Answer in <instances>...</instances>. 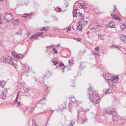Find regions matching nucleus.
I'll use <instances>...</instances> for the list:
<instances>
[{"label": "nucleus", "mask_w": 126, "mask_h": 126, "mask_svg": "<svg viewBox=\"0 0 126 126\" xmlns=\"http://www.w3.org/2000/svg\"><path fill=\"white\" fill-rule=\"evenodd\" d=\"M47 92L46 91V92H45V94L44 96H45V98H44V99H45V98H46V97H45V96H47V95H46V94H47ZM48 94V92H47V94Z\"/></svg>", "instance_id": "41"}, {"label": "nucleus", "mask_w": 126, "mask_h": 126, "mask_svg": "<svg viewBox=\"0 0 126 126\" xmlns=\"http://www.w3.org/2000/svg\"><path fill=\"white\" fill-rule=\"evenodd\" d=\"M11 59H12V58H11L9 59V58H6V62H7L9 63L10 62V61H11Z\"/></svg>", "instance_id": "30"}, {"label": "nucleus", "mask_w": 126, "mask_h": 126, "mask_svg": "<svg viewBox=\"0 0 126 126\" xmlns=\"http://www.w3.org/2000/svg\"><path fill=\"white\" fill-rule=\"evenodd\" d=\"M77 30H79L80 31H82V28L80 26L78 25L77 27Z\"/></svg>", "instance_id": "25"}, {"label": "nucleus", "mask_w": 126, "mask_h": 126, "mask_svg": "<svg viewBox=\"0 0 126 126\" xmlns=\"http://www.w3.org/2000/svg\"><path fill=\"white\" fill-rule=\"evenodd\" d=\"M67 66H64V67H63V72H64V68H66V67Z\"/></svg>", "instance_id": "49"}, {"label": "nucleus", "mask_w": 126, "mask_h": 126, "mask_svg": "<svg viewBox=\"0 0 126 126\" xmlns=\"http://www.w3.org/2000/svg\"><path fill=\"white\" fill-rule=\"evenodd\" d=\"M123 41L125 43H126V39H124V40H123Z\"/></svg>", "instance_id": "57"}, {"label": "nucleus", "mask_w": 126, "mask_h": 126, "mask_svg": "<svg viewBox=\"0 0 126 126\" xmlns=\"http://www.w3.org/2000/svg\"><path fill=\"white\" fill-rule=\"evenodd\" d=\"M1 62H3V63L6 62V58L4 57H2L1 58Z\"/></svg>", "instance_id": "17"}, {"label": "nucleus", "mask_w": 126, "mask_h": 126, "mask_svg": "<svg viewBox=\"0 0 126 126\" xmlns=\"http://www.w3.org/2000/svg\"><path fill=\"white\" fill-rule=\"evenodd\" d=\"M71 28L70 27H69L68 28V29L67 30V31H69L71 30Z\"/></svg>", "instance_id": "46"}, {"label": "nucleus", "mask_w": 126, "mask_h": 126, "mask_svg": "<svg viewBox=\"0 0 126 126\" xmlns=\"http://www.w3.org/2000/svg\"><path fill=\"white\" fill-rule=\"evenodd\" d=\"M89 29H91V30L92 29H93V28H92H92L90 26L89 27Z\"/></svg>", "instance_id": "59"}, {"label": "nucleus", "mask_w": 126, "mask_h": 126, "mask_svg": "<svg viewBox=\"0 0 126 126\" xmlns=\"http://www.w3.org/2000/svg\"><path fill=\"white\" fill-rule=\"evenodd\" d=\"M64 65V64L63 63H60L59 64V66L60 67L63 66Z\"/></svg>", "instance_id": "39"}, {"label": "nucleus", "mask_w": 126, "mask_h": 126, "mask_svg": "<svg viewBox=\"0 0 126 126\" xmlns=\"http://www.w3.org/2000/svg\"><path fill=\"white\" fill-rule=\"evenodd\" d=\"M80 4L81 5V7L83 9H86V6L85 5H81V3H80Z\"/></svg>", "instance_id": "22"}, {"label": "nucleus", "mask_w": 126, "mask_h": 126, "mask_svg": "<svg viewBox=\"0 0 126 126\" xmlns=\"http://www.w3.org/2000/svg\"><path fill=\"white\" fill-rule=\"evenodd\" d=\"M91 86L90 85V87L88 88V91L87 92V93L89 95H90V94L89 93H90V91L92 90V89L91 88ZM89 97H88V98L89 99Z\"/></svg>", "instance_id": "18"}, {"label": "nucleus", "mask_w": 126, "mask_h": 126, "mask_svg": "<svg viewBox=\"0 0 126 126\" xmlns=\"http://www.w3.org/2000/svg\"><path fill=\"white\" fill-rule=\"evenodd\" d=\"M111 111V114L112 115L115 116V115H116L117 114V112L112 108Z\"/></svg>", "instance_id": "6"}, {"label": "nucleus", "mask_w": 126, "mask_h": 126, "mask_svg": "<svg viewBox=\"0 0 126 126\" xmlns=\"http://www.w3.org/2000/svg\"><path fill=\"white\" fill-rule=\"evenodd\" d=\"M16 53L14 51H13L12 53V56H14L15 55H16Z\"/></svg>", "instance_id": "40"}, {"label": "nucleus", "mask_w": 126, "mask_h": 126, "mask_svg": "<svg viewBox=\"0 0 126 126\" xmlns=\"http://www.w3.org/2000/svg\"><path fill=\"white\" fill-rule=\"evenodd\" d=\"M118 82V80H113L112 81V83H117Z\"/></svg>", "instance_id": "35"}, {"label": "nucleus", "mask_w": 126, "mask_h": 126, "mask_svg": "<svg viewBox=\"0 0 126 126\" xmlns=\"http://www.w3.org/2000/svg\"><path fill=\"white\" fill-rule=\"evenodd\" d=\"M47 29H46L45 27H43L41 29V31H46Z\"/></svg>", "instance_id": "27"}, {"label": "nucleus", "mask_w": 126, "mask_h": 126, "mask_svg": "<svg viewBox=\"0 0 126 126\" xmlns=\"http://www.w3.org/2000/svg\"><path fill=\"white\" fill-rule=\"evenodd\" d=\"M52 45L51 46H48L47 48H49L50 47H52ZM46 48H47V47H46Z\"/></svg>", "instance_id": "60"}, {"label": "nucleus", "mask_w": 126, "mask_h": 126, "mask_svg": "<svg viewBox=\"0 0 126 126\" xmlns=\"http://www.w3.org/2000/svg\"><path fill=\"white\" fill-rule=\"evenodd\" d=\"M99 27V26H98V25H97L95 26H94V27H92V28H93V29H94L96 28H97Z\"/></svg>", "instance_id": "34"}, {"label": "nucleus", "mask_w": 126, "mask_h": 126, "mask_svg": "<svg viewBox=\"0 0 126 126\" xmlns=\"http://www.w3.org/2000/svg\"><path fill=\"white\" fill-rule=\"evenodd\" d=\"M78 23L79 24V25L80 26V24H81V22H78Z\"/></svg>", "instance_id": "52"}, {"label": "nucleus", "mask_w": 126, "mask_h": 126, "mask_svg": "<svg viewBox=\"0 0 126 126\" xmlns=\"http://www.w3.org/2000/svg\"><path fill=\"white\" fill-rule=\"evenodd\" d=\"M119 77L118 76H116L115 77H113L112 78V79H113V80H116L117 79H118V78H119Z\"/></svg>", "instance_id": "31"}, {"label": "nucleus", "mask_w": 126, "mask_h": 126, "mask_svg": "<svg viewBox=\"0 0 126 126\" xmlns=\"http://www.w3.org/2000/svg\"><path fill=\"white\" fill-rule=\"evenodd\" d=\"M6 95L4 94V93L2 94H0V99H4L6 97Z\"/></svg>", "instance_id": "10"}, {"label": "nucleus", "mask_w": 126, "mask_h": 126, "mask_svg": "<svg viewBox=\"0 0 126 126\" xmlns=\"http://www.w3.org/2000/svg\"><path fill=\"white\" fill-rule=\"evenodd\" d=\"M99 48L98 47H96L95 48V49L97 51L99 50Z\"/></svg>", "instance_id": "44"}, {"label": "nucleus", "mask_w": 126, "mask_h": 126, "mask_svg": "<svg viewBox=\"0 0 126 126\" xmlns=\"http://www.w3.org/2000/svg\"><path fill=\"white\" fill-rule=\"evenodd\" d=\"M108 81L109 82H110L111 81L112 82V81H113V79H108Z\"/></svg>", "instance_id": "48"}, {"label": "nucleus", "mask_w": 126, "mask_h": 126, "mask_svg": "<svg viewBox=\"0 0 126 126\" xmlns=\"http://www.w3.org/2000/svg\"><path fill=\"white\" fill-rule=\"evenodd\" d=\"M79 111V110L78 112V115H77V116H79V114H79V113L80 112V111Z\"/></svg>", "instance_id": "54"}, {"label": "nucleus", "mask_w": 126, "mask_h": 126, "mask_svg": "<svg viewBox=\"0 0 126 126\" xmlns=\"http://www.w3.org/2000/svg\"><path fill=\"white\" fill-rule=\"evenodd\" d=\"M33 108L32 107H30L29 108L27 109V110L29 112H32L33 110Z\"/></svg>", "instance_id": "16"}, {"label": "nucleus", "mask_w": 126, "mask_h": 126, "mask_svg": "<svg viewBox=\"0 0 126 126\" xmlns=\"http://www.w3.org/2000/svg\"><path fill=\"white\" fill-rule=\"evenodd\" d=\"M3 19L6 21H10L13 18V16L12 15H9L8 13H7L5 15V16H3Z\"/></svg>", "instance_id": "2"}, {"label": "nucleus", "mask_w": 126, "mask_h": 126, "mask_svg": "<svg viewBox=\"0 0 126 126\" xmlns=\"http://www.w3.org/2000/svg\"><path fill=\"white\" fill-rule=\"evenodd\" d=\"M71 87H75V83H74V84H73V85H71Z\"/></svg>", "instance_id": "53"}, {"label": "nucleus", "mask_w": 126, "mask_h": 126, "mask_svg": "<svg viewBox=\"0 0 126 126\" xmlns=\"http://www.w3.org/2000/svg\"><path fill=\"white\" fill-rule=\"evenodd\" d=\"M18 54H16V55H15L13 57L15 58H17V57H18Z\"/></svg>", "instance_id": "42"}, {"label": "nucleus", "mask_w": 126, "mask_h": 126, "mask_svg": "<svg viewBox=\"0 0 126 126\" xmlns=\"http://www.w3.org/2000/svg\"><path fill=\"white\" fill-rule=\"evenodd\" d=\"M113 47H117L119 49H120V47H119V46H113Z\"/></svg>", "instance_id": "45"}, {"label": "nucleus", "mask_w": 126, "mask_h": 126, "mask_svg": "<svg viewBox=\"0 0 126 126\" xmlns=\"http://www.w3.org/2000/svg\"><path fill=\"white\" fill-rule=\"evenodd\" d=\"M1 17H0V24H2V22H1Z\"/></svg>", "instance_id": "51"}, {"label": "nucleus", "mask_w": 126, "mask_h": 126, "mask_svg": "<svg viewBox=\"0 0 126 126\" xmlns=\"http://www.w3.org/2000/svg\"><path fill=\"white\" fill-rule=\"evenodd\" d=\"M18 106H19L20 105V102H19L17 103Z\"/></svg>", "instance_id": "55"}, {"label": "nucleus", "mask_w": 126, "mask_h": 126, "mask_svg": "<svg viewBox=\"0 0 126 126\" xmlns=\"http://www.w3.org/2000/svg\"><path fill=\"white\" fill-rule=\"evenodd\" d=\"M23 31V29L21 28H20L19 30L18 31V32H19V34L20 35H21L22 34V31Z\"/></svg>", "instance_id": "21"}, {"label": "nucleus", "mask_w": 126, "mask_h": 126, "mask_svg": "<svg viewBox=\"0 0 126 126\" xmlns=\"http://www.w3.org/2000/svg\"><path fill=\"white\" fill-rule=\"evenodd\" d=\"M71 123L70 124V125H68L67 126H71L70 125L73 126L75 123V120H72V121H70Z\"/></svg>", "instance_id": "14"}, {"label": "nucleus", "mask_w": 126, "mask_h": 126, "mask_svg": "<svg viewBox=\"0 0 126 126\" xmlns=\"http://www.w3.org/2000/svg\"><path fill=\"white\" fill-rule=\"evenodd\" d=\"M78 9H74V11L73 12V16L75 17H77V11Z\"/></svg>", "instance_id": "7"}, {"label": "nucleus", "mask_w": 126, "mask_h": 126, "mask_svg": "<svg viewBox=\"0 0 126 126\" xmlns=\"http://www.w3.org/2000/svg\"><path fill=\"white\" fill-rule=\"evenodd\" d=\"M59 28H56L55 29L54 31H59Z\"/></svg>", "instance_id": "43"}, {"label": "nucleus", "mask_w": 126, "mask_h": 126, "mask_svg": "<svg viewBox=\"0 0 126 126\" xmlns=\"http://www.w3.org/2000/svg\"><path fill=\"white\" fill-rule=\"evenodd\" d=\"M35 34L32 35L30 38V39H32L33 38H36L37 37Z\"/></svg>", "instance_id": "19"}, {"label": "nucleus", "mask_w": 126, "mask_h": 126, "mask_svg": "<svg viewBox=\"0 0 126 126\" xmlns=\"http://www.w3.org/2000/svg\"><path fill=\"white\" fill-rule=\"evenodd\" d=\"M112 108L111 107H109L108 109L106 110V113H108L109 114H111V112L112 111Z\"/></svg>", "instance_id": "5"}, {"label": "nucleus", "mask_w": 126, "mask_h": 126, "mask_svg": "<svg viewBox=\"0 0 126 126\" xmlns=\"http://www.w3.org/2000/svg\"><path fill=\"white\" fill-rule=\"evenodd\" d=\"M112 17L113 18V19H115L116 20L117 19V17L118 16L116 14H114L113 15H112V14H111Z\"/></svg>", "instance_id": "11"}, {"label": "nucleus", "mask_w": 126, "mask_h": 126, "mask_svg": "<svg viewBox=\"0 0 126 126\" xmlns=\"http://www.w3.org/2000/svg\"><path fill=\"white\" fill-rule=\"evenodd\" d=\"M108 22L109 23L105 25V27L106 28H111L115 27V26L114 24H113V22L109 21Z\"/></svg>", "instance_id": "3"}, {"label": "nucleus", "mask_w": 126, "mask_h": 126, "mask_svg": "<svg viewBox=\"0 0 126 126\" xmlns=\"http://www.w3.org/2000/svg\"><path fill=\"white\" fill-rule=\"evenodd\" d=\"M120 39L122 41L124 40V35L122 34L121 35L120 37Z\"/></svg>", "instance_id": "28"}, {"label": "nucleus", "mask_w": 126, "mask_h": 126, "mask_svg": "<svg viewBox=\"0 0 126 126\" xmlns=\"http://www.w3.org/2000/svg\"><path fill=\"white\" fill-rule=\"evenodd\" d=\"M27 16H23V17L24 18H26V17Z\"/></svg>", "instance_id": "63"}, {"label": "nucleus", "mask_w": 126, "mask_h": 126, "mask_svg": "<svg viewBox=\"0 0 126 126\" xmlns=\"http://www.w3.org/2000/svg\"><path fill=\"white\" fill-rule=\"evenodd\" d=\"M52 63H53V64L54 65H55L56 64V63H55V62L54 61H52Z\"/></svg>", "instance_id": "56"}, {"label": "nucleus", "mask_w": 126, "mask_h": 126, "mask_svg": "<svg viewBox=\"0 0 126 126\" xmlns=\"http://www.w3.org/2000/svg\"><path fill=\"white\" fill-rule=\"evenodd\" d=\"M112 92V89H109L107 91H105V94H107L108 93H111Z\"/></svg>", "instance_id": "12"}, {"label": "nucleus", "mask_w": 126, "mask_h": 126, "mask_svg": "<svg viewBox=\"0 0 126 126\" xmlns=\"http://www.w3.org/2000/svg\"><path fill=\"white\" fill-rule=\"evenodd\" d=\"M124 39H126V35H124Z\"/></svg>", "instance_id": "64"}, {"label": "nucleus", "mask_w": 126, "mask_h": 126, "mask_svg": "<svg viewBox=\"0 0 126 126\" xmlns=\"http://www.w3.org/2000/svg\"><path fill=\"white\" fill-rule=\"evenodd\" d=\"M83 22H86V24L87 23H88V22L87 21H83Z\"/></svg>", "instance_id": "62"}, {"label": "nucleus", "mask_w": 126, "mask_h": 126, "mask_svg": "<svg viewBox=\"0 0 126 126\" xmlns=\"http://www.w3.org/2000/svg\"><path fill=\"white\" fill-rule=\"evenodd\" d=\"M53 51H55L54 53H57V50H56V49L54 47L53 48Z\"/></svg>", "instance_id": "33"}, {"label": "nucleus", "mask_w": 126, "mask_h": 126, "mask_svg": "<svg viewBox=\"0 0 126 126\" xmlns=\"http://www.w3.org/2000/svg\"><path fill=\"white\" fill-rule=\"evenodd\" d=\"M9 63L12 65L14 64V63L13 62V60H12V59H11V61H10Z\"/></svg>", "instance_id": "29"}, {"label": "nucleus", "mask_w": 126, "mask_h": 126, "mask_svg": "<svg viewBox=\"0 0 126 126\" xmlns=\"http://www.w3.org/2000/svg\"><path fill=\"white\" fill-rule=\"evenodd\" d=\"M69 100L71 102V103H73L76 101V99L74 97H73L72 96L70 97L69 98Z\"/></svg>", "instance_id": "9"}, {"label": "nucleus", "mask_w": 126, "mask_h": 126, "mask_svg": "<svg viewBox=\"0 0 126 126\" xmlns=\"http://www.w3.org/2000/svg\"><path fill=\"white\" fill-rule=\"evenodd\" d=\"M13 21H15V22H19V20L18 19H14L13 20Z\"/></svg>", "instance_id": "38"}, {"label": "nucleus", "mask_w": 126, "mask_h": 126, "mask_svg": "<svg viewBox=\"0 0 126 126\" xmlns=\"http://www.w3.org/2000/svg\"><path fill=\"white\" fill-rule=\"evenodd\" d=\"M58 9H60V10H59V12H60L61 11V8H60V7H59L58 8Z\"/></svg>", "instance_id": "50"}, {"label": "nucleus", "mask_w": 126, "mask_h": 126, "mask_svg": "<svg viewBox=\"0 0 126 126\" xmlns=\"http://www.w3.org/2000/svg\"><path fill=\"white\" fill-rule=\"evenodd\" d=\"M18 96H19V94H17L16 98L15 100V101L14 103V104H16V103L17 102L18 100Z\"/></svg>", "instance_id": "15"}, {"label": "nucleus", "mask_w": 126, "mask_h": 126, "mask_svg": "<svg viewBox=\"0 0 126 126\" xmlns=\"http://www.w3.org/2000/svg\"><path fill=\"white\" fill-rule=\"evenodd\" d=\"M120 27L121 29L123 31L124 29L126 28V26H124L121 25L120 26Z\"/></svg>", "instance_id": "24"}, {"label": "nucleus", "mask_w": 126, "mask_h": 126, "mask_svg": "<svg viewBox=\"0 0 126 126\" xmlns=\"http://www.w3.org/2000/svg\"><path fill=\"white\" fill-rule=\"evenodd\" d=\"M26 69L28 71H31L32 69L30 67H29V66H28L27 67H26Z\"/></svg>", "instance_id": "26"}, {"label": "nucleus", "mask_w": 126, "mask_h": 126, "mask_svg": "<svg viewBox=\"0 0 126 126\" xmlns=\"http://www.w3.org/2000/svg\"><path fill=\"white\" fill-rule=\"evenodd\" d=\"M113 122H116V121L115 120H113Z\"/></svg>", "instance_id": "61"}, {"label": "nucleus", "mask_w": 126, "mask_h": 126, "mask_svg": "<svg viewBox=\"0 0 126 126\" xmlns=\"http://www.w3.org/2000/svg\"><path fill=\"white\" fill-rule=\"evenodd\" d=\"M84 63L83 62L81 63V64L80 65L81 66V67H84V66H83L82 64V63Z\"/></svg>", "instance_id": "47"}, {"label": "nucleus", "mask_w": 126, "mask_h": 126, "mask_svg": "<svg viewBox=\"0 0 126 126\" xmlns=\"http://www.w3.org/2000/svg\"><path fill=\"white\" fill-rule=\"evenodd\" d=\"M79 15H78V16L79 17V19L80 20L82 21V20L84 18V15L82 13H81L80 12H79Z\"/></svg>", "instance_id": "4"}, {"label": "nucleus", "mask_w": 126, "mask_h": 126, "mask_svg": "<svg viewBox=\"0 0 126 126\" xmlns=\"http://www.w3.org/2000/svg\"><path fill=\"white\" fill-rule=\"evenodd\" d=\"M17 55L18 57H17V59H22L23 58V57L22 56L20 57L19 55Z\"/></svg>", "instance_id": "36"}, {"label": "nucleus", "mask_w": 126, "mask_h": 126, "mask_svg": "<svg viewBox=\"0 0 126 126\" xmlns=\"http://www.w3.org/2000/svg\"><path fill=\"white\" fill-rule=\"evenodd\" d=\"M121 18L118 16L117 17L116 20H118L119 21H121Z\"/></svg>", "instance_id": "37"}, {"label": "nucleus", "mask_w": 126, "mask_h": 126, "mask_svg": "<svg viewBox=\"0 0 126 126\" xmlns=\"http://www.w3.org/2000/svg\"><path fill=\"white\" fill-rule=\"evenodd\" d=\"M1 83H0V86L3 88L4 86L6 84V82L2 80V81H1Z\"/></svg>", "instance_id": "8"}, {"label": "nucleus", "mask_w": 126, "mask_h": 126, "mask_svg": "<svg viewBox=\"0 0 126 126\" xmlns=\"http://www.w3.org/2000/svg\"><path fill=\"white\" fill-rule=\"evenodd\" d=\"M92 96L93 98H92L93 99L92 100L93 101V103L94 104H97L99 101V96L97 97L98 95L96 94H92Z\"/></svg>", "instance_id": "1"}, {"label": "nucleus", "mask_w": 126, "mask_h": 126, "mask_svg": "<svg viewBox=\"0 0 126 126\" xmlns=\"http://www.w3.org/2000/svg\"><path fill=\"white\" fill-rule=\"evenodd\" d=\"M98 37L99 38H100L101 40H104V38L103 36L100 34H98Z\"/></svg>", "instance_id": "20"}, {"label": "nucleus", "mask_w": 126, "mask_h": 126, "mask_svg": "<svg viewBox=\"0 0 126 126\" xmlns=\"http://www.w3.org/2000/svg\"><path fill=\"white\" fill-rule=\"evenodd\" d=\"M19 32H16L15 33L16 34H18V35H20L19 34Z\"/></svg>", "instance_id": "58"}, {"label": "nucleus", "mask_w": 126, "mask_h": 126, "mask_svg": "<svg viewBox=\"0 0 126 126\" xmlns=\"http://www.w3.org/2000/svg\"><path fill=\"white\" fill-rule=\"evenodd\" d=\"M32 126H37L35 124L34 120L33 119L32 120Z\"/></svg>", "instance_id": "23"}, {"label": "nucleus", "mask_w": 126, "mask_h": 126, "mask_svg": "<svg viewBox=\"0 0 126 126\" xmlns=\"http://www.w3.org/2000/svg\"><path fill=\"white\" fill-rule=\"evenodd\" d=\"M44 34V33L43 32H39V33H36L35 34H36V37H38V36H39L40 35H43Z\"/></svg>", "instance_id": "13"}, {"label": "nucleus", "mask_w": 126, "mask_h": 126, "mask_svg": "<svg viewBox=\"0 0 126 126\" xmlns=\"http://www.w3.org/2000/svg\"><path fill=\"white\" fill-rule=\"evenodd\" d=\"M75 40H77V41L80 42L81 41V39L79 38V37H78L77 38H75Z\"/></svg>", "instance_id": "32"}]
</instances>
